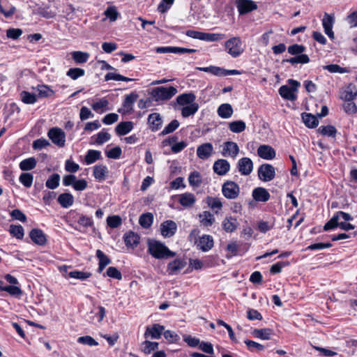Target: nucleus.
Returning <instances> with one entry per match:
<instances>
[{
	"label": "nucleus",
	"mask_w": 357,
	"mask_h": 357,
	"mask_svg": "<svg viewBox=\"0 0 357 357\" xmlns=\"http://www.w3.org/2000/svg\"><path fill=\"white\" fill-rule=\"evenodd\" d=\"M148 252L155 259H164L174 257L176 252L171 251L163 243L150 239L147 243Z\"/></svg>",
	"instance_id": "f257e3e1"
},
{
	"label": "nucleus",
	"mask_w": 357,
	"mask_h": 357,
	"mask_svg": "<svg viewBox=\"0 0 357 357\" xmlns=\"http://www.w3.org/2000/svg\"><path fill=\"white\" fill-rule=\"evenodd\" d=\"M305 47L303 45L294 44L288 47V52L295 56L285 59L282 63H289L291 65L297 63L305 64L310 62V58L307 54H303L305 51Z\"/></svg>",
	"instance_id": "f03ea898"
},
{
	"label": "nucleus",
	"mask_w": 357,
	"mask_h": 357,
	"mask_svg": "<svg viewBox=\"0 0 357 357\" xmlns=\"http://www.w3.org/2000/svg\"><path fill=\"white\" fill-rule=\"evenodd\" d=\"M177 92V89L172 86L169 87L158 86L152 89L151 95L155 101L167 100L176 95Z\"/></svg>",
	"instance_id": "7ed1b4c3"
},
{
	"label": "nucleus",
	"mask_w": 357,
	"mask_h": 357,
	"mask_svg": "<svg viewBox=\"0 0 357 357\" xmlns=\"http://www.w3.org/2000/svg\"><path fill=\"white\" fill-rule=\"evenodd\" d=\"M288 83L291 86L287 85L280 86L279 89V93L283 98L293 101L297 98L296 92L298 90V87L300 86V82L296 80L289 79L288 80Z\"/></svg>",
	"instance_id": "20e7f679"
},
{
	"label": "nucleus",
	"mask_w": 357,
	"mask_h": 357,
	"mask_svg": "<svg viewBox=\"0 0 357 357\" xmlns=\"http://www.w3.org/2000/svg\"><path fill=\"white\" fill-rule=\"evenodd\" d=\"M225 45L227 53L234 58L239 56L244 51L242 47V41L239 37H233L229 39Z\"/></svg>",
	"instance_id": "39448f33"
},
{
	"label": "nucleus",
	"mask_w": 357,
	"mask_h": 357,
	"mask_svg": "<svg viewBox=\"0 0 357 357\" xmlns=\"http://www.w3.org/2000/svg\"><path fill=\"white\" fill-rule=\"evenodd\" d=\"M222 193L228 199H235L239 195L240 187L234 181H227L222 185Z\"/></svg>",
	"instance_id": "423d86ee"
},
{
	"label": "nucleus",
	"mask_w": 357,
	"mask_h": 357,
	"mask_svg": "<svg viewBox=\"0 0 357 357\" xmlns=\"http://www.w3.org/2000/svg\"><path fill=\"white\" fill-rule=\"evenodd\" d=\"M47 136L57 146L63 147L65 146L66 134L61 128L57 127L50 128L47 132Z\"/></svg>",
	"instance_id": "0eeeda50"
},
{
	"label": "nucleus",
	"mask_w": 357,
	"mask_h": 357,
	"mask_svg": "<svg viewBox=\"0 0 357 357\" xmlns=\"http://www.w3.org/2000/svg\"><path fill=\"white\" fill-rule=\"evenodd\" d=\"M258 177L264 182L272 181L275 176V167L270 164H263L258 169Z\"/></svg>",
	"instance_id": "6e6552de"
},
{
	"label": "nucleus",
	"mask_w": 357,
	"mask_h": 357,
	"mask_svg": "<svg viewBox=\"0 0 357 357\" xmlns=\"http://www.w3.org/2000/svg\"><path fill=\"white\" fill-rule=\"evenodd\" d=\"M239 153V147L236 142L228 141L222 144V155L224 157L235 158Z\"/></svg>",
	"instance_id": "1a4fd4ad"
},
{
	"label": "nucleus",
	"mask_w": 357,
	"mask_h": 357,
	"mask_svg": "<svg viewBox=\"0 0 357 357\" xmlns=\"http://www.w3.org/2000/svg\"><path fill=\"white\" fill-rule=\"evenodd\" d=\"M236 4L240 15H245L257 8V5L252 0H236Z\"/></svg>",
	"instance_id": "9d476101"
},
{
	"label": "nucleus",
	"mask_w": 357,
	"mask_h": 357,
	"mask_svg": "<svg viewBox=\"0 0 357 357\" xmlns=\"http://www.w3.org/2000/svg\"><path fill=\"white\" fill-rule=\"evenodd\" d=\"M237 167L241 175L248 176L250 175L253 170V162L249 158H242L238 160Z\"/></svg>",
	"instance_id": "9b49d317"
},
{
	"label": "nucleus",
	"mask_w": 357,
	"mask_h": 357,
	"mask_svg": "<svg viewBox=\"0 0 357 357\" xmlns=\"http://www.w3.org/2000/svg\"><path fill=\"white\" fill-rule=\"evenodd\" d=\"M165 330V327L159 324H154L147 326L144 333V337L151 339H160Z\"/></svg>",
	"instance_id": "f8f14e48"
},
{
	"label": "nucleus",
	"mask_w": 357,
	"mask_h": 357,
	"mask_svg": "<svg viewBox=\"0 0 357 357\" xmlns=\"http://www.w3.org/2000/svg\"><path fill=\"white\" fill-rule=\"evenodd\" d=\"M177 230L176 222L172 220H166L160 225L161 234L165 238L174 236Z\"/></svg>",
	"instance_id": "ddd939ff"
},
{
	"label": "nucleus",
	"mask_w": 357,
	"mask_h": 357,
	"mask_svg": "<svg viewBox=\"0 0 357 357\" xmlns=\"http://www.w3.org/2000/svg\"><path fill=\"white\" fill-rule=\"evenodd\" d=\"M213 153V146L211 143L207 142L199 145L197 149V155L199 159L207 160Z\"/></svg>",
	"instance_id": "4468645a"
},
{
	"label": "nucleus",
	"mask_w": 357,
	"mask_h": 357,
	"mask_svg": "<svg viewBox=\"0 0 357 357\" xmlns=\"http://www.w3.org/2000/svg\"><path fill=\"white\" fill-rule=\"evenodd\" d=\"M213 169L218 175L224 176L230 170V164L225 159H218L213 163Z\"/></svg>",
	"instance_id": "2eb2a0df"
},
{
	"label": "nucleus",
	"mask_w": 357,
	"mask_h": 357,
	"mask_svg": "<svg viewBox=\"0 0 357 357\" xmlns=\"http://www.w3.org/2000/svg\"><path fill=\"white\" fill-rule=\"evenodd\" d=\"M31 241L36 245L43 246L47 243V236L43 230L32 229L29 233Z\"/></svg>",
	"instance_id": "dca6fc26"
},
{
	"label": "nucleus",
	"mask_w": 357,
	"mask_h": 357,
	"mask_svg": "<svg viewBox=\"0 0 357 357\" xmlns=\"http://www.w3.org/2000/svg\"><path fill=\"white\" fill-rule=\"evenodd\" d=\"M186 265V261L182 259H176L167 265V271L170 275L178 274Z\"/></svg>",
	"instance_id": "f3484780"
},
{
	"label": "nucleus",
	"mask_w": 357,
	"mask_h": 357,
	"mask_svg": "<svg viewBox=\"0 0 357 357\" xmlns=\"http://www.w3.org/2000/svg\"><path fill=\"white\" fill-rule=\"evenodd\" d=\"M252 196L256 202H266L271 197L268 191L262 187H257L253 189Z\"/></svg>",
	"instance_id": "a211bd4d"
},
{
	"label": "nucleus",
	"mask_w": 357,
	"mask_h": 357,
	"mask_svg": "<svg viewBox=\"0 0 357 357\" xmlns=\"http://www.w3.org/2000/svg\"><path fill=\"white\" fill-rule=\"evenodd\" d=\"M148 123L153 132L158 131L162 125V119L159 113H152L148 116Z\"/></svg>",
	"instance_id": "6ab92c4d"
},
{
	"label": "nucleus",
	"mask_w": 357,
	"mask_h": 357,
	"mask_svg": "<svg viewBox=\"0 0 357 357\" xmlns=\"http://www.w3.org/2000/svg\"><path fill=\"white\" fill-rule=\"evenodd\" d=\"M109 174V170L106 165H96L93 167V175L98 181H103Z\"/></svg>",
	"instance_id": "aec40b11"
},
{
	"label": "nucleus",
	"mask_w": 357,
	"mask_h": 357,
	"mask_svg": "<svg viewBox=\"0 0 357 357\" xmlns=\"http://www.w3.org/2000/svg\"><path fill=\"white\" fill-rule=\"evenodd\" d=\"M258 155L265 160H272L275 157V151L268 145H261L257 149Z\"/></svg>",
	"instance_id": "412c9836"
},
{
	"label": "nucleus",
	"mask_w": 357,
	"mask_h": 357,
	"mask_svg": "<svg viewBox=\"0 0 357 357\" xmlns=\"http://www.w3.org/2000/svg\"><path fill=\"white\" fill-rule=\"evenodd\" d=\"M213 238L210 235H203L199 237L197 247L203 252H207L213 247Z\"/></svg>",
	"instance_id": "4be33fe9"
},
{
	"label": "nucleus",
	"mask_w": 357,
	"mask_h": 357,
	"mask_svg": "<svg viewBox=\"0 0 357 357\" xmlns=\"http://www.w3.org/2000/svg\"><path fill=\"white\" fill-rule=\"evenodd\" d=\"M123 240L127 247L135 248L139 243L140 237L137 234L129 231L123 235Z\"/></svg>",
	"instance_id": "5701e85b"
},
{
	"label": "nucleus",
	"mask_w": 357,
	"mask_h": 357,
	"mask_svg": "<svg viewBox=\"0 0 357 357\" xmlns=\"http://www.w3.org/2000/svg\"><path fill=\"white\" fill-rule=\"evenodd\" d=\"M239 223L236 218L231 216L226 217L222 222L223 229L227 233H232L236 230Z\"/></svg>",
	"instance_id": "b1692460"
},
{
	"label": "nucleus",
	"mask_w": 357,
	"mask_h": 357,
	"mask_svg": "<svg viewBox=\"0 0 357 357\" xmlns=\"http://www.w3.org/2000/svg\"><path fill=\"white\" fill-rule=\"evenodd\" d=\"M195 202V196L191 192H185L178 195V202L184 207H191Z\"/></svg>",
	"instance_id": "393cba45"
},
{
	"label": "nucleus",
	"mask_w": 357,
	"mask_h": 357,
	"mask_svg": "<svg viewBox=\"0 0 357 357\" xmlns=\"http://www.w3.org/2000/svg\"><path fill=\"white\" fill-rule=\"evenodd\" d=\"M196 96L193 93H182L176 97V102L179 105L185 106L192 103H196L195 101Z\"/></svg>",
	"instance_id": "a878e982"
},
{
	"label": "nucleus",
	"mask_w": 357,
	"mask_h": 357,
	"mask_svg": "<svg viewBox=\"0 0 357 357\" xmlns=\"http://www.w3.org/2000/svg\"><path fill=\"white\" fill-rule=\"evenodd\" d=\"M57 202L61 207L68 208L73 204L74 197L70 193L65 192L59 195Z\"/></svg>",
	"instance_id": "bb28decb"
},
{
	"label": "nucleus",
	"mask_w": 357,
	"mask_h": 357,
	"mask_svg": "<svg viewBox=\"0 0 357 357\" xmlns=\"http://www.w3.org/2000/svg\"><path fill=\"white\" fill-rule=\"evenodd\" d=\"M357 96V89L354 85L349 84L342 93L340 98L344 101L353 100Z\"/></svg>",
	"instance_id": "cd10ccee"
},
{
	"label": "nucleus",
	"mask_w": 357,
	"mask_h": 357,
	"mask_svg": "<svg viewBox=\"0 0 357 357\" xmlns=\"http://www.w3.org/2000/svg\"><path fill=\"white\" fill-rule=\"evenodd\" d=\"M302 119L305 125L310 128H316L319 124V120L317 116L310 113L303 112L301 114Z\"/></svg>",
	"instance_id": "c85d7f7f"
},
{
	"label": "nucleus",
	"mask_w": 357,
	"mask_h": 357,
	"mask_svg": "<svg viewBox=\"0 0 357 357\" xmlns=\"http://www.w3.org/2000/svg\"><path fill=\"white\" fill-rule=\"evenodd\" d=\"M133 128V123L132 121H123L119 123L115 128V131L119 135H126L129 133Z\"/></svg>",
	"instance_id": "c756f323"
},
{
	"label": "nucleus",
	"mask_w": 357,
	"mask_h": 357,
	"mask_svg": "<svg viewBox=\"0 0 357 357\" xmlns=\"http://www.w3.org/2000/svg\"><path fill=\"white\" fill-rule=\"evenodd\" d=\"M96 257L99 259L98 273H102L104 268L111 263L110 259L100 250L96 251Z\"/></svg>",
	"instance_id": "7c9ffc66"
},
{
	"label": "nucleus",
	"mask_w": 357,
	"mask_h": 357,
	"mask_svg": "<svg viewBox=\"0 0 357 357\" xmlns=\"http://www.w3.org/2000/svg\"><path fill=\"white\" fill-rule=\"evenodd\" d=\"M252 335L255 337L262 339V340H270L273 335V330L271 328H261L255 329L252 333Z\"/></svg>",
	"instance_id": "2f4dec72"
},
{
	"label": "nucleus",
	"mask_w": 357,
	"mask_h": 357,
	"mask_svg": "<svg viewBox=\"0 0 357 357\" xmlns=\"http://www.w3.org/2000/svg\"><path fill=\"white\" fill-rule=\"evenodd\" d=\"M218 114L222 119H229L233 114V109L231 105L224 103L218 108Z\"/></svg>",
	"instance_id": "473e14b6"
},
{
	"label": "nucleus",
	"mask_w": 357,
	"mask_h": 357,
	"mask_svg": "<svg viewBox=\"0 0 357 357\" xmlns=\"http://www.w3.org/2000/svg\"><path fill=\"white\" fill-rule=\"evenodd\" d=\"M101 158V152L97 150L90 149L86 152L84 161L86 165H91Z\"/></svg>",
	"instance_id": "72a5a7b5"
},
{
	"label": "nucleus",
	"mask_w": 357,
	"mask_h": 357,
	"mask_svg": "<svg viewBox=\"0 0 357 357\" xmlns=\"http://www.w3.org/2000/svg\"><path fill=\"white\" fill-rule=\"evenodd\" d=\"M71 56L74 61L77 64L87 62L90 56L88 52L81 51H73L71 52Z\"/></svg>",
	"instance_id": "f704fd0d"
},
{
	"label": "nucleus",
	"mask_w": 357,
	"mask_h": 357,
	"mask_svg": "<svg viewBox=\"0 0 357 357\" xmlns=\"http://www.w3.org/2000/svg\"><path fill=\"white\" fill-rule=\"evenodd\" d=\"M199 217L201 224L204 227H210L215 222L213 215L209 211H204Z\"/></svg>",
	"instance_id": "c9c22d12"
},
{
	"label": "nucleus",
	"mask_w": 357,
	"mask_h": 357,
	"mask_svg": "<svg viewBox=\"0 0 357 357\" xmlns=\"http://www.w3.org/2000/svg\"><path fill=\"white\" fill-rule=\"evenodd\" d=\"M199 107V104L197 102L183 106L181 109V115L184 118L193 116L198 111Z\"/></svg>",
	"instance_id": "e433bc0d"
},
{
	"label": "nucleus",
	"mask_w": 357,
	"mask_h": 357,
	"mask_svg": "<svg viewBox=\"0 0 357 357\" xmlns=\"http://www.w3.org/2000/svg\"><path fill=\"white\" fill-rule=\"evenodd\" d=\"M36 163L35 158L31 157L21 161L19 166L22 171H29L36 167Z\"/></svg>",
	"instance_id": "4c0bfd02"
},
{
	"label": "nucleus",
	"mask_w": 357,
	"mask_h": 357,
	"mask_svg": "<svg viewBox=\"0 0 357 357\" xmlns=\"http://www.w3.org/2000/svg\"><path fill=\"white\" fill-rule=\"evenodd\" d=\"M206 204L215 213L222 207V202L218 197H207Z\"/></svg>",
	"instance_id": "58836bf2"
},
{
	"label": "nucleus",
	"mask_w": 357,
	"mask_h": 357,
	"mask_svg": "<svg viewBox=\"0 0 357 357\" xmlns=\"http://www.w3.org/2000/svg\"><path fill=\"white\" fill-rule=\"evenodd\" d=\"M245 123L241 120L234 121L229 123V130L234 133H240L245 130Z\"/></svg>",
	"instance_id": "ea45409f"
},
{
	"label": "nucleus",
	"mask_w": 357,
	"mask_h": 357,
	"mask_svg": "<svg viewBox=\"0 0 357 357\" xmlns=\"http://www.w3.org/2000/svg\"><path fill=\"white\" fill-rule=\"evenodd\" d=\"M60 175L59 174H53L47 178L45 185L47 188L54 190L59 185Z\"/></svg>",
	"instance_id": "a19ab883"
},
{
	"label": "nucleus",
	"mask_w": 357,
	"mask_h": 357,
	"mask_svg": "<svg viewBox=\"0 0 357 357\" xmlns=\"http://www.w3.org/2000/svg\"><path fill=\"white\" fill-rule=\"evenodd\" d=\"M188 182L192 187H199L202 183L201 174L197 171L191 172L188 176Z\"/></svg>",
	"instance_id": "79ce46f5"
},
{
	"label": "nucleus",
	"mask_w": 357,
	"mask_h": 357,
	"mask_svg": "<svg viewBox=\"0 0 357 357\" xmlns=\"http://www.w3.org/2000/svg\"><path fill=\"white\" fill-rule=\"evenodd\" d=\"M153 222V216L151 213H144L140 215L139 223L144 228H149L151 226Z\"/></svg>",
	"instance_id": "37998d69"
},
{
	"label": "nucleus",
	"mask_w": 357,
	"mask_h": 357,
	"mask_svg": "<svg viewBox=\"0 0 357 357\" xmlns=\"http://www.w3.org/2000/svg\"><path fill=\"white\" fill-rule=\"evenodd\" d=\"M225 38V35L222 33L203 32L202 40L207 42H215L221 40Z\"/></svg>",
	"instance_id": "c03bdc74"
},
{
	"label": "nucleus",
	"mask_w": 357,
	"mask_h": 357,
	"mask_svg": "<svg viewBox=\"0 0 357 357\" xmlns=\"http://www.w3.org/2000/svg\"><path fill=\"white\" fill-rule=\"evenodd\" d=\"M318 132L324 136L335 137L337 130L333 126H321L319 128Z\"/></svg>",
	"instance_id": "a18cd8bd"
},
{
	"label": "nucleus",
	"mask_w": 357,
	"mask_h": 357,
	"mask_svg": "<svg viewBox=\"0 0 357 357\" xmlns=\"http://www.w3.org/2000/svg\"><path fill=\"white\" fill-rule=\"evenodd\" d=\"M93 137H95V136H93L92 138ZM110 139V134L106 132L105 129L104 128L96 135L95 143L97 144L98 145H101L105 142H108Z\"/></svg>",
	"instance_id": "49530a36"
},
{
	"label": "nucleus",
	"mask_w": 357,
	"mask_h": 357,
	"mask_svg": "<svg viewBox=\"0 0 357 357\" xmlns=\"http://www.w3.org/2000/svg\"><path fill=\"white\" fill-rule=\"evenodd\" d=\"M84 75L85 70L79 68H71L66 73V75L73 80H76Z\"/></svg>",
	"instance_id": "de8ad7c7"
},
{
	"label": "nucleus",
	"mask_w": 357,
	"mask_h": 357,
	"mask_svg": "<svg viewBox=\"0 0 357 357\" xmlns=\"http://www.w3.org/2000/svg\"><path fill=\"white\" fill-rule=\"evenodd\" d=\"M108 105L109 101L105 98H102L93 102L91 107L96 112H99L100 111L102 112L105 110Z\"/></svg>",
	"instance_id": "09e8293b"
},
{
	"label": "nucleus",
	"mask_w": 357,
	"mask_h": 357,
	"mask_svg": "<svg viewBox=\"0 0 357 357\" xmlns=\"http://www.w3.org/2000/svg\"><path fill=\"white\" fill-rule=\"evenodd\" d=\"M138 95L136 93H131L129 95H126L123 101V107L127 109H132L133 104L137 100Z\"/></svg>",
	"instance_id": "8fccbe9b"
},
{
	"label": "nucleus",
	"mask_w": 357,
	"mask_h": 357,
	"mask_svg": "<svg viewBox=\"0 0 357 357\" xmlns=\"http://www.w3.org/2000/svg\"><path fill=\"white\" fill-rule=\"evenodd\" d=\"M19 181L24 187L30 188L33 183V176L31 173H22Z\"/></svg>",
	"instance_id": "3c124183"
},
{
	"label": "nucleus",
	"mask_w": 357,
	"mask_h": 357,
	"mask_svg": "<svg viewBox=\"0 0 357 357\" xmlns=\"http://www.w3.org/2000/svg\"><path fill=\"white\" fill-rule=\"evenodd\" d=\"M10 233L18 239H22L24 236V230L21 225H10Z\"/></svg>",
	"instance_id": "603ef678"
},
{
	"label": "nucleus",
	"mask_w": 357,
	"mask_h": 357,
	"mask_svg": "<svg viewBox=\"0 0 357 357\" xmlns=\"http://www.w3.org/2000/svg\"><path fill=\"white\" fill-rule=\"evenodd\" d=\"M20 98L22 102L26 104H33L37 101V96L36 95L26 91L21 92Z\"/></svg>",
	"instance_id": "864d4df0"
},
{
	"label": "nucleus",
	"mask_w": 357,
	"mask_h": 357,
	"mask_svg": "<svg viewBox=\"0 0 357 357\" xmlns=\"http://www.w3.org/2000/svg\"><path fill=\"white\" fill-rule=\"evenodd\" d=\"M91 273L89 272H83L80 271H72L68 273V277L75 279H79L80 280H85L90 278Z\"/></svg>",
	"instance_id": "5fc2aeb1"
},
{
	"label": "nucleus",
	"mask_w": 357,
	"mask_h": 357,
	"mask_svg": "<svg viewBox=\"0 0 357 357\" xmlns=\"http://www.w3.org/2000/svg\"><path fill=\"white\" fill-rule=\"evenodd\" d=\"M179 125H180V123H179L178 121L176 119H174V120L172 121L168 125H167L165 127V128L160 132V135L164 136V135H168L169 133H172L178 128Z\"/></svg>",
	"instance_id": "6e6d98bb"
},
{
	"label": "nucleus",
	"mask_w": 357,
	"mask_h": 357,
	"mask_svg": "<svg viewBox=\"0 0 357 357\" xmlns=\"http://www.w3.org/2000/svg\"><path fill=\"white\" fill-rule=\"evenodd\" d=\"M324 70H327L331 73H348L349 70L346 68H342L337 64H330L323 66Z\"/></svg>",
	"instance_id": "4d7b16f0"
},
{
	"label": "nucleus",
	"mask_w": 357,
	"mask_h": 357,
	"mask_svg": "<svg viewBox=\"0 0 357 357\" xmlns=\"http://www.w3.org/2000/svg\"><path fill=\"white\" fill-rule=\"evenodd\" d=\"M164 337L169 342V343H176L180 340V337L177 335L174 331L167 330L163 331L162 333Z\"/></svg>",
	"instance_id": "13d9d810"
},
{
	"label": "nucleus",
	"mask_w": 357,
	"mask_h": 357,
	"mask_svg": "<svg viewBox=\"0 0 357 357\" xmlns=\"http://www.w3.org/2000/svg\"><path fill=\"white\" fill-rule=\"evenodd\" d=\"M340 226V222L338 220V216L335 213L333 216L325 224L324 226V230L328 231L330 229H333Z\"/></svg>",
	"instance_id": "bf43d9fd"
},
{
	"label": "nucleus",
	"mask_w": 357,
	"mask_h": 357,
	"mask_svg": "<svg viewBox=\"0 0 357 357\" xmlns=\"http://www.w3.org/2000/svg\"><path fill=\"white\" fill-rule=\"evenodd\" d=\"M105 81L108 80H116V81H124V82H130L132 81L133 79L128 78L127 77H124L120 74H116L114 73H108L106 74L105 77Z\"/></svg>",
	"instance_id": "052dcab7"
},
{
	"label": "nucleus",
	"mask_w": 357,
	"mask_h": 357,
	"mask_svg": "<svg viewBox=\"0 0 357 357\" xmlns=\"http://www.w3.org/2000/svg\"><path fill=\"white\" fill-rule=\"evenodd\" d=\"M38 91L40 98H47L54 94L53 90L46 85H38Z\"/></svg>",
	"instance_id": "680f3d73"
},
{
	"label": "nucleus",
	"mask_w": 357,
	"mask_h": 357,
	"mask_svg": "<svg viewBox=\"0 0 357 357\" xmlns=\"http://www.w3.org/2000/svg\"><path fill=\"white\" fill-rule=\"evenodd\" d=\"M143 349L142 351L145 354H150L151 351L156 350L158 348L159 344L155 342H150L145 340L142 343Z\"/></svg>",
	"instance_id": "e2e57ef3"
},
{
	"label": "nucleus",
	"mask_w": 357,
	"mask_h": 357,
	"mask_svg": "<svg viewBox=\"0 0 357 357\" xmlns=\"http://www.w3.org/2000/svg\"><path fill=\"white\" fill-rule=\"evenodd\" d=\"M107 225L111 228H117L122 224V220L119 215H112L107 218Z\"/></svg>",
	"instance_id": "0e129e2a"
},
{
	"label": "nucleus",
	"mask_w": 357,
	"mask_h": 357,
	"mask_svg": "<svg viewBox=\"0 0 357 357\" xmlns=\"http://www.w3.org/2000/svg\"><path fill=\"white\" fill-rule=\"evenodd\" d=\"M105 15L109 19L111 22H114L117 20L119 16V13L116 10V8L114 6L108 7L105 13Z\"/></svg>",
	"instance_id": "69168bd1"
},
{
	"label": "nucleus",
	"mask_w": 357,
	"mask_h": 357,
	"mask_svg": "<svg viewBox=\"0 0 357 357\" xmlns=\"http://www.w3.org/2000/svg\"><path fill=\"white\" fill-rule=\"evenodd\" d=\"M50 145V143L48 140L45 138H40L35 141H33L32 147L36 150H41L43 148H45Z\"/></svg>",
	"instance_id": "338daca9"
},
{
	"label": "nucleus",
	"mask_w": 357,
	"mask_h": 357,
	"mask_svg": "<svg viewBox=\"0 0 357 357\" xmlns=\"http://www.w3.org/2000/svg\"><path fill=\"white\" fill-rule=\"evenodd\" d=\"M343 109L349 114H354L357 112V107L352 100H348L343 104Z\"/></svg>",
	"instance_id": "774afa93"
}]
</instances>
